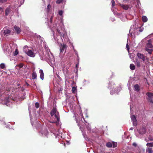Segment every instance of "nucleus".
I'll use <instances>...</instances> for the list:
<instances>
[{"label": "nucleus", "mask_w": 153, "mask_h": 153, "mask_svg": "<svg viewBox=\"0 0 153 153\" xmlns=\"http://www.w3.org/2000/svg\"><path fill=\"white\" fill-rule=\"evenodd\" d=\"M63 14V12L62 10H60L59 12V14L60 16H62Z\"/></svg>", "instance_id": "f704fd0d"}, {"label": "nucleus", "mask_w": 153, "mask_h": 153, "mask_svg": "<svg viewBox=\"0 0 153 153\" xmlns=\"http://www.w3.org/2000/svg\"><path fill=\"white\" fill-rule=\"evenodd\" d=\"M106 146L108 147H111L112 146V142H109L106 143Z\"/></svg>", "instance_id": "a211bd4d"}, {"label": "nucleus", "mask_w": 153, "mask_h": 153, "mask_svg": "<svg viewBox=\"0 0 153 153\" xmlns=\"http://www.w3.org/2000/svg\"><path fill=\"white\" fill-rule=\"evenodd\" d=\"M139 31L140 32H142L143 31V28H141V27H140V30H139Z\"/></svg>", "instance_id": "e433bc0d"}, {"label": "nucleus", "mask_w": 153, "mask_h": 153, "mask_svg": "<svg viewBox=\"0 0 153 153\" xmlns=\"http://www.w3.org/2000/svg\"><path fill=\"white\" fill-rule=\"evenodd\" d=\"M35 107L36 108H38L39 107V103L36 102L35 104Z\"/></svg>", "instance_id": "c756f323"}, {"label": "nucleus", "mask_w": 153, "mask_h": 153, "mask_svg": "<svg viewBox=\"0 0 153 153\" xmlns=\"http://www.w3.org/2000/svg\"><path fill=\"white\" fill-rule=\"evenodd\" d=\"M2 9V8L0 7V10H1Z\"/></svg>", "instance_id": "49530a36"}, {"label": "nucleus", "mask_w": 153, "mask_h": 153, "mask_svg": "<svg viewBox=\"0 0 153 153\" xmlns=\"http://www.w3.org/2000/svg\"><path fill=\"white\" fill-rule=\"evenodd\" d=\"M63 1V0H57L56 1V3L58 4H59L61 3Z\"/></svg>", "instance_id": "7c9ffc66"}, {"label": "nucleus", "mask_w": 153, "mask_h": 153, "mask_svg": "<svg viewBox=\"0 0 153 153\" xmlns=\"http://www.w3.org/2000/svg\"><path fill=\"white\" fill-rule=\"evenodd\" d=\"M41 132L42 135H44L46 137H47L48 133V130L46 128L44 129L43 130L41 131Z\"/></svg>", "instance_id": "0eeeda50"}, {"label": "nucleus", "mask_w": 153, "mask_h": 153, "mask_svg": "<svg viewBox=\"0 0 153 153\" xmlns=\"http://www.w3.org/2000/svg\"><path fill=\"white\" fill-rule=\"evenodd\" d=\"M145 50L146 51L148 52L149 54H151L153 51V49L152 48L149 49L147 48H145Z\"/></svg>", "instance_id": "dca6fc26"}, {"label": "nucleus", "mask_w": 153, "mask_h": 153, "mask_svg": "<svg viewBox=\"0 0 153 153\" xmlns=\"http://www.w3.org/2000/svg\"><path fill=\"white\" fill-rule=\"evenodd\" d=\"M25 53L28 56L32 57H33L34 56L33 53L31 50H29L27 52H25Z\"/></svg>", "instance_id": "9d476101"}, {"label": "nucleus", "mask_w": 153, "mask_h": 153, "mask_svg": "<svg viewBox=\"0 0 153 153\" xmlns=\"http://www.w3.org/2000/svg\"><path fill=\"white\" fill-rule=\"evenodd\" d=\"M146 130L145 128H142L140 129L138 131V132L140 134H144L146 133Z\"/></svg>", "instance_id": "9b49d317"}, {"label": "nucleus", "mask_w": 153, "mask_h": 153, "mask_svg": "<svg viewBox=\"0 0 153 153\" xmlns=\"http://www.w3.org/2000/svg\"><path fill=\"white\" fill-rule=\"evenodd\" d=\"M131 119L133 126H136L137 125V121L135 116L134 115H132L131 117Z\"/></svg>", "instance_id": "20e7f679"}, {"label": "nucleus", "mask_w": 153, "mask_h": 153, "mask_svg": "<svg viewBox=\"0 0 153 153\" xmlns=\"http://www.w3.org/2000/svg\"><path fill=\"white\" fill-rule=\"evenodd\" d=\"M51 117L54 115L57 121L59 122V112L57 111V109L55 107H53L51 112Z\"/></svg>", "instance_id": "f257e3e1"}, {"label": "nucleus", "mask_w": 153, "mask_h": 153, "mask_svg": "<svg viewBox=\"0 0 153 153\" xmlns=\"http://www.w3.org/2000/svg\"><path fill=\"white\" fill-rule=\"evenodd\" d=\"M126 48H127V50L129 51V46L128 45V44H127V45H126Z\"/></svg>", "instance_id": "4c0bfd02"}, {"label": "nucleus", "mask_w": 153, "mask_h": 153, "mask_svg": "<svg viewBox=\"0 0 153 153\" xmlns=\"http://www.w3.org/2000/svg\"><path fill=\"white\" fill-rule=\"evenodd\" d=\"M10 32L11 31L10 30L8 29H5L4 30L3 33L4 35L7 36L8 35Z\"/></svg>", "instance_id": "f8f14e48"}, {"label": "nucleus", "mask_w": 153, "mask_h": 153, "mask_svg": "<svg viewBox=\"0 0 153 153\" xmlns=\"http://www.w3.org/2000/svg\"><path fill=\"white\" fill-rule=\"evenodd\" d=\"M51 123H55V121H52L51 122Z\"/></svg>", "instance_id": "79ce46f5"}, {"label": "nucleus", "mask_w": 153, "mask_h": 153, "mask_svg": "<svg viewBox=\"0 0 153 153\" xmlns=\"http://www.w3.org/2000/svg\"><path fill=\"white\" fill-rule=\"evenodd\" d=\"M145 48H152L153 46L151 43V41L150 39L148 41V42L146 44V46Z\"/></svg>", "instance_id": "6e6552de"}, {"label": "nucleus", "mask_w": 153, "mask_h": 153, "mask_svg": "<svg viewBox=\"0 0 153 153\" xmlns=\"http://www.w3.org/2000/svg\"><path fill=\"white\" fill-rule=\"evenodd\" d=\"M14 28L15 31L17 34H19L21 32V29L19 27H18L17 26L15 25L14 26Z\"/></svg>", "instance_id": "1a4fd4ad"}, {"label": "nucleus", "mask_w": 153, "mask_h": 153, "mask_svg": "<svg viewBox=\"0 0 153 153\" xmlns=\"http://www.w3.org/2000/svg\"><path fill=\"white\" fill-rule=\"evenodd\" d=\"M57 31L59 34H61V32H60V30H59L58 29H57Z\"/></svg>", "instance_id": "ea45409f"}, {"label": "nucleus", "mask_w": 153, "mask_h": 153, "mask_svg": "<svg viewBox=\"0 0 153 153\" xmlns=\"http://www.w3.org/2000/svg\"><path fill=\"white\" fill-rule=\"evenodd\" d=\"M120 6L125 10H127L128 9H130L132 7V5L130 4L125 5L123 4H120Z\"/></svg>", "instance_id": "423d86ee"}, {"label": "nucleus", "mask_w": 153, "mask_h": 153, "mask_svg": "<svg viewBox=\"0 0 153 153\" xmlns=\"http://www.w3.org/2000/svg\"><path fill=\"white\" fill-rule=\"evenodd\" d=\"M7 0H0V2L1 3H4L6 2Z\"/></svg>", "instance_id": "c9c22d12"}, {"label": "nucleus", "mask_w": 153, "mask_h": 153, "mask_svg": "<svg viewBox=\"0 0 153 153\" xmlns=\"http://www.w3.org/2000/svg\"><path fill=\"white\" fill-rule=\"evenodd\" d=\"M78 64H76V67L77 68V67H78Z\"/></svg>", "instance_id": "c03bdc74"}, {"label": "nucleus", "mask_w": 153, "mask_h": 153, "mask_svg": "<svg viewBox=\"0 0 153 153\" xmlns=\"http://www.w3.org/2000/svg\"><path fill=\"white\" fill-rule=\"evenodd\" d=\"M24 65V64L22 63H20L19 64H17L16 66L19 67V69L22 68Z\"/></svg>", "instance_id": "5701e85b"}, {"label": "nucleus", "mask_w": 153, "mask_h": 153, "mask_svg": "<svg viewBox=\"0 0 153 153\" xmlns=\"http://www.w3.org/2000/svg\"><path fill=\"white\" fill-rule=\"evenodd\" d=\"M109 85H111V88L112 89H113V88H115V86L114 85H115V84H114V83H110Z\"/></svg>", "instance_id": "cd10ccee"}, {"label": "nucleus", "mask_w": 153, "mask_h": 153, "mask_svg": "<svg viewBox=\"0 0 153 153\" xmlns=\"http://www.w3.org/2000/svg\"><path fill=\"white\" fill-rule=\"evenodd\" d=\"M149 139L150 141H153V136H151V135L149 136Z\"/></svg>", "instance_id": "2f4dec72"}, {"label": "nucleus", "mask_w": 153, "mask_h": 153, "mask_svg": "<svg viewBox=\"0 0 153 153\" xmlns=\"http://www.w3.org/2000/svg\"><path fill=\"white\" fill-rule=\"evenodd\" d=\"M0 67L2 69H4L5 67V65L4 63H1L0 65Z\"/></svg>", "instance_id": "bb28decb"}, {"label": "nucleus", "mask_w": 153, "mask_h": 153, "mask_svg": "<svg viewBox=\"0 0 153 153\" xmlns=\"http://www.w3.org/2000/svg\"><path fill=\"white\" fill-rule=\"evenodd\" d=\"M18 54V51L17 49H16L15 52L14 53V55L16 56Z\"/></svg>", "instance_id": "c85d7f7f"}, {"label": "nucleus", "mask_w": 153, "mask_h": 153, "mask_svg": "<svg viewBox=\"0 0 153 153\" xmlns=\"http://www.w3.org/2000/svg\"><path fill=\"white\" fill-rule=\"evenodd\" d=\"M132 145L134 147H136L137 146V144L136 143H133Z\"/></svg>", "instance_id": "58836bf2"}, {"label": "nucleus", "mask_w": 153, "mask_h": 153, "mask_svg": "<svg viewBox=\"0 0 153 153\" xmlns=\"http://www.w3.org/2000/svg\"><path fill=\"white\" fill-rule=\"evenodd\" d=\"M130 68L131 70H134L135 69V67L134 64H131L130 65Z\"/></svg>", "instance_id": "aec40b11"}, {"label": "nucleus", "mask_w": 153, "mask_h": 153, "mask_svg": "<svg viewBox=\"0 0 153 153\" xmlns=\"http://www.w3.org/2000/svg\"><path fill=\"white\" fill-rule=\"evenodd\" d=\"M146 152L148 153H153L152 148L150 147H148L146 149Z\"/></svg>", "instance_id": "f3484780"}, {"label": "nucleus", "mask_w": 153, "mask_h": 153, "mask_svg": "<svg viewBox=\"0 0 153 153\" xmlns=\"http://www.w3.org/2000/svg\"><path fill=\"white\" fill-rule=\"evenodd\" d=\"M60 48V53H62L64 52V53H65L66 49H67L68 46L66 44L63 43H60V45H59Z\"/></svg>", "instance_id": "f03ea898"}, {"label": "nucleus", "mask_w": 153, "mask_h": 153, "mask_svg": "<svg viewBox=\"0 0 153 153\" xmlns=\"http://www.w3.org/2000/svg\"><path fill=\"white\" fill-rule=\"evenodd\" d=\"M112 146L113 147H115L117 146V143L116 142H112Z\"/></svg>", "instance_id": "393cba45"}, {"label": "nucleus", "mask_w": 153, "mask_h": 153, "mask_svg": "<svg viewBox=\"0 0 153 153\" xmlns=\"http://www.w3.org/2000/svg\"><path fill=\"white\" fill-rule=\"evenodd\" d=\"M137 55L139 59H142L143 61H145L146 59V58H147V57L145 56L143 54H141L140 53H138L137 54Z\"/></svg>", "instance_id": "39448f33"}, {"label": "nucleus", "mask_w": 153, "mask_h": 153, "mask_svg": "<svg viewBox=\"0 0 153 153\" xmlns=\"http://www.w3.org/2000/svg\"><path fill=\"white\" fill-rule=\"evenodd\" d=\"M37 75L36 73L34 71L32 74V79H35L36 78Z\"/></svg>", "instance_id": "2eb2a0df"}, {"label": "nucleus", "mask_w": 153, "mask_h": 153, "mask_svg": "<svg viewBox=\"0 0 153 153\" xmlns=\"http://www.w3.org/2000/svg\"><path fill=\"white\" fill-rule=\"evenodd\" d=\"M111 3H112V6H114L115 5V3L114 1V0H112L111 1Z\"/></svg>", "instance_id": "473e14b6"}, {"label": "nucleus", "mask_w": 153, "mask_h": 153, "mask_svg": "<svg viewBox=\"0 0 153 153\" xmlns=\"http://www.w3.org/2000/svg\"><path fill=\"white\" fill-rule=\"evenodd\" d=\"M142 20L143 22H146L148 20V19L146 16H143L142 17Z\"/></svg>", "instance_id": "6ab92c4d"}, {"label": "nucleus", "mask_w": 153, "mask_h": 153, "mask_svg": "<svg viewBox=\"0 0 153 153\" xmlns=\"http://www.w3.org/2000/svg\"><path fill=\"white\" fill-rule=\"evenodd\" d=\"M52 19H53V16H51L50 18V22L51 23L52 22Z\"/></svg>", "instance_id": "a19ab883"}, {"label": "nucleus", "mask_w": 153, "mask_h": 153, "mask_svg": "<svg viewBox=\"0 0 153 153\" xmlns=\"http://www.w3.org/2000/svg\"><path fill=\"white\" fill-rule=\"evenodd\" d=\"M135 64L137 67L139 68L140 67V62L138 60H136Z\"/></svg>", "instance_id": "4be33fe9"}, {"label": "nucleus", "mask_w": 153, "mask_h": 153, "mask_svg": "<svg viewBox=\"0 0 153 153\" xmlns=\"http://www.w3.org/2000/svg\"><path fill=\"white\" fill-rule=\"evenodd\" d=\"M134 87L135 91H140V88L138 84H135L134 85Z\"/></svg>", "instance_id": "4468645a"}, {"label": "nucleus", "mask_w": 153, "mask_h": 153, "mask_svg": "<svg viewBox=\"0 0 153 153\" xmlns=\"http://www.w3.org/2000/svg\"><path fill=\"white\" fill-rule=\"evenodd\" d=\"M76 90V88L75 87H73L72 88V92L74 93Z\"/></svg>", "instance_id": "a878e982"}, {"label": "nucleus", "mask_w": 153, "mask_h": 153, "mask_svg": "<svg viewBox=\"0 0 153 153\" xmlns=\"http://www.w3.org/2000/svg\"><path fill=\"white\" fill-rule=\"evenodd\" d=\"M27 48V46H25L24 47V48Z\"/></svg>", "instance_id": "a18cd8bd"}, {"label": "nucleus", "mask_w": 153, "mask_h": 153, "mask_svg": "<svg viewBox=\"0 0 153 153\" xmlns=\"http://www.w3.org/2000/svg\"><path fill=\"white\" fill-rule=\"evenodd\" d=\"M133 129V128L132 127H131L130 128V130H132Z\"/></svg>", "instance_id": "37998d69"}, {"label": "nucleus", "mask_w": 153, "mask_h": 153, "mask_svg": "<svg viewBox=\"0 0 153 153\" xmlns=\"http://www.w3.org/2000/svg\"><path fill=\"white\" fill-rule=\"evenodd\" d=\"M146 145L147 146L149 147H153V143H147L146 144Z\"/></svg>", "instance_id": "b1692460"}, {"label": "nucleus", "mask_w": 153, "mask_h": 153, "mask_svg": "<svg viewBox=\"0 0 153 153\" xmlns=\"http://www.w3.org/2000/svg\"><path fill=\"white\" fill-rule=\"evenodd\" d=\"M51 6L50 4H48L47 6V9L48 10V11H49L51 8Z\"/></svg>", "instance_id": "72a5a7b5"}, {"label": "nucleus", "mask_w": 153, "mask_h": 153, "mask_svg": "<svg viewBox=\"0 0 153 153\" xmlns=\"http://www.w3.org/2000/svg\"><path fill=\"white\" fill-rule=\"evenodd\" d=\"M39 72L40 74V78L43 80L44 79V73L42 69H40L39 70Z\"/></svg>", "instance_id": "ddd939ff"}, {"label": "nucleus", "mask_w": 153, "mask_h": 153, "mask_svg": "<svg viewBox=\"0 0 153 153\" xmlns=\"http://www.w3.org/2000/svg\"><path fill=\"white\" fill-rule=\"evenodd\" d=\"M10 11V9L8 8H7L5 12V15L6 16H7L8 15Z\"/></svg>", "instance_id": "412c9836"}, {"label": "nucleus", "mask_w": 153, "mask_h": 153, "mask_svg": "<svg viewBox=\"0 0 153 153\" xmlns=\"http://www.w3.org/2000/svg\"><path fill=\"white\" fill-rule=\"evenodd\" d=\"M146 95L148 96L147 99L148 101L153 104V93L147 92L146 93Z\"/></svg>", "instance_id": "7ed1b4c3"}]
</instances>
